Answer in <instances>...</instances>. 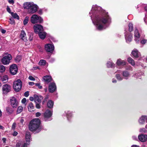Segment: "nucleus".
Returning <instances> with one entry per match:
<instances>
[{"instance_id": "1", "label": "nucleus", "mask_w": 147, "mask_h": 147, "mask_svg": "<svg viewBox=\"0 0 147 147\" xmlns=\"http://www.w3.org/2000/svg\"><path fill=\"white\" fill-rule=\"evenodd\" d=\"M89 14L93 23L97 29L102 30L107 27V23L110 20L108 13L102 10L100 7L96 5H93Z\"/></svg>"}, {"instance_id": "2", "label": "nucleus", "mask_w": 147, "mask_h": 147, "mask_svg": "<svg viewBox=\"0 0 147 147\" xmlns=\"http://www.w3.org/2000/svg\"><path fill=\"white\" fill-rule=\"evenodd\" d=\"M40 121L38 119H34L32 120L29 124V128L31 131L38 133L40 130Z\"/></svg>"}, {"instance_id": "3", "label": "nucleus", "mask_w": 147, "mask_h": 147, "mask_svg": "<svg viewBox=\"0 0 147 147\" xmlns=\"http://www.w3.org/2000/svg\"><path fill=\"white\" fill-rule=\"evenodd\" d=\"M12 59V57L11 54L5 53L3 54L1 62L4 65H8L10 63Z\"/></svg>"}, {"instance_id": "4", "label": "nucleus", "mask_w": 147, "mask_h": 147, "mask_svg": "<svg viewBox=\"0 0 147 147\" xmlns=\"http://www.w3.org/2000/svg\"><path fill=\"white\" fill-rule=\"evenodd\" d=\"M30 21L32 24H35L41 23L43 21V20L40 16L34 14L31 17Z\"/></svg>"}, {"instance_id": "5", "label": "nucleus", "mask_w": 147, "mask_h": 147, "mask_svg": "<svg viewBox=\"0 0 147 147\" xmlns=\"http://www.w3.org/2000/svg\"><path fill=\"white\" fill-rule=\"evenodd\" d=\"M22 87V82L19 79L14 82L13 87L15 91L16 92H18L20 91Z\"/></svg>"}, {"instance_id": "6", "label": "nucleus", "mask_w": 147, "mask_h": 147, "mask_svg": "<svg viewBox=\"0 0 147 147\" xmlns=\"http://www.w3.org/2000/svg\"><path fill=\"white\" fill-rule=\"evenodd\" d=\"M11 87L9 84H5L3 85L2 87L3 94H6L11 90Z\"/></svg>"}, {"instance_id": "7", "label": "nucleus", "mask_w": 147, "mask_h": 147, "mask_svg": "<svg viewBox=\"0 0 147 147\" xmlns=\"http://www.w3.org/2000/svg\"><path fill=\"white\" fill-rule=\"evenodd\" d=\"M34 32L36 34H38L43 30L42 26L40 24H36L33 27Z\"/></svg>"}, {"instance_id": "8", "label": "nucleus", "mask_w": 147, "mask_h": 147, "mask_svg": "<svg viewBox=\"0 0 147 147\" xmlns=\"http://www.w3.org/2000/svg\"><path fill=\"white\" fill-rule=\"evenodd\" d=\"M10 72L12 75L16 74L18 71V68L17 65L15 64L11 65L9 68Z\"/></svg>"}, {"instance_id": "9", "label": "nucleus", "mask_w": 147, "mask_h": 147, "mask_svg": "<svg viewBox=\"0 0 147 147\" xmlns=\"http://www.w3.org/2000/svg\"><path fill=\"white\" fill-rule=\"evenodd\" d=\"M45 48L47 51L50 53L52 52L54 49V45L51 44H46L45 46Z\"/></svg>"}, {"instance_id": "10", "label": "nucleus", "mask_w": 147, "mask_h": 147, "mask_svg": "<svg viewBox=\"0 0 147 147\" xmlns=\"http://www.w3.org/2000/svg\"><path fill=\"white\" fill-rule=\"evenodd\" d=\"M140 35L137 29H135L134 31V40L136 43H138L140 41Z\"/></svg>"}, {"instance_id": "11", "label": "nucleus", "mask_w": 147, "mask_h": 147, "mask_svg": "<svg viewBox=\"0 0 147 147\" xmlns=\"http://www.w3.org/2000/svg\"><path fill=\"white\" fill-rule=\"evenodd\" d=\"M56 90V86L54 83H50L49 85V92L53 93Z\"/></svg>"}, {"instance_id": "12", "label": "nucleus", "mask_w": 147, "mask_h": 147, "mask_svg": "<svg viewBox=\"0 0 147 147\" xmlns=\"http://www.w3.org/2000/svg\"><path fill=\"white\" fill-rule=\"evenodd\" d=\"M38 8V6L33 3L32 6H31L29 10H28V12L30 13H34L37 11Z\"/></svg>"}, {"instance_id": "13", "label": "nucleus", "mask_w": 147, "mask_h": 147, "mask_svg": "<svg viewBox=\"0 0 147 147\" xmlns=\"http://www.w3.org/2000/svg\"><path fill=\"white\" fill-rule=\"evenodd\" d=\"M30 135L29 133L27 132L26 135V143H25L22 147H27V146L29 144L28 143H29L30 141Z\"/></svg>"}, {"instance_id": "14", "label": "nucleus", "mask_w": 147, "mask_h": 147, "mask_svg": "<svg viewBox=\"0 0 147 147\" xmlns=\"http://www.w3.org/2000/svg\"><path fill=\"white\" fill-rule=\"evenodd\" d=\"M11 104L13 108H16L18 105V102L14 97H12L10 99Z\"/></svg>"}, {"instance_id": "15", "label": "nucleus", "mask_w": 147, "mask_h": 147, "mask_svg": "<svg viewBox=\"0 0 147 147\" xmlns=\"http://www.w3.org/2000/svg\"><path fill=\"white\" fill-rule=\"evenodd\" d=\"M147 122V116L143 115L140 117L138 120V122L140 124L142 125L144 124L145 122Z\"/></svg>"}, {"instance_id": "16", "label": "nucleus", "mask_w": 147, "mask_h": 147, "mask_svg": "<svg viewBox=\"0 0 147 147\" xmlns=\"http://www.w3.org/2000/svg\"><path fill=\"white\" fill-rule=\"evenodd\" d=\"M139 140L142 142H144L147 140V135L145 134H141L138 136Z\"/></svg>"}, {"instance_id": "17", "label": "nucleus", "mask_w": 147, "mask_h": 147, "mask_svg": "<svg viewBox=\"0 0 147 147\" xmlns=\"http://www.w3.org/2000/svg\"><path fill=\"white\" fill-rule=\"evenodd\" d=\"M33 3L32 2H26L24 3L23 4V7L24 9H29L32 6Z\"/></svg>"}, {"instance_id": "18", "label": "nucleus", "mask_w": 147, "mask_h": 147, "mask_svg": "<svg viewBox=\"0 0 147 147\" xmlns=\"http://www.w3.org/2000/svg\"><path fill=\"white\" fill-rule=\"evenodd\" d=\"M33 96L34 97V100L36 103L40 102L41 100L42 99V97L41 96H38L36 94H34Z\"/></svg>"}, {"instance_id": "19", "label": "nucleus", "mask_w": 147, "mask_h": 147, "mask_svg": "<svg viewBox=\"0 0 147 147\" xmlns=\"http://www.w3.org/2000/svg\"><path fill=\"white\" fill-rule=\"evenodd\" d=\"M131 53L135 57H138L140 55V53L136 49H134L132 52Z\"/></svg>"}, {"instance_id": "20", "label": "nucleus", "mask_w": 147, "mask_h": 147, "mask_svg": "<svg viewBox=\"0 0 147 147\" xmlns=\"http://www.w3.org/2000/svg\"><path fill=\"white\" fill-rule=\"evenodd\" d=\"M125 38L127 42H130L132 40V34L131 33H129L128 34L125 35Z\"/></svg>"}, {"instance_id": "21", "label": "nucleus", "mask_w": 147, "mask_h": 147, "mask_svg": "<svg viewBox=\"0 0 147 147\" xmlns=\"http://www.w3.org/2000/svg\"><path fill=\"white\" fill-rule=\"evenodd\" d=\"M20 37L21 39L24 41L26 42L27 41L26 34L24 31H22L20 35Z\"/></svg>"}, {"instance_id": "22", "label": "nucleus", "mask_w": 147, "mask_h": 147, "mask_svg": "<svg viewBox=\"0 0 147 147\" xmlns=\"http://www.w3.org/2000/svg\"><path fill=\"white\" fill-rule=\"evenodd\" d=\"M46 82L48 83L50 82L52 80V78L49 76H45L42 78Z\"/></svg>"}, {"instance_id": "23", "label": "nucleus", "mask_w": 147, "mask_h": 147, "mask_svg": "<svg viewBox=\"0 0 147 147\" xmlns=\"http://www.w3.org/2000/svg\"><path fill=\"white\" fill-rule=\"evenodd\" d=\"M116 64L118 65H126V62L124 60H122L121 59L117 60Z\"/></svg>"}, {"instance_id": "24", "label": "nucleus", "mask_w": 147, "mask_h": 147, "mask_svg": "<svg viewBox=\"0 0 147 147\" xmlns=\"http://www.w3.org/2000/svg\"><path fill=\"white\" fill-rule=\"evenodd\" d=\"M52 113L49 110H47L44 113V116L45 118H48L51 117L52 115Z\"/></svg>"}, {"instance_id": "25", "label": "nucleus", "mask_w": 147, "mask_h": 147, "mask_svg": "<svg viewBox=\"0 0 147 147\" xmlns=\"http://www.w3.org/2000/svg\"><path fill=\"white\" fill-rule=\"evenodd\" d=\"M39 35L40 38L42 39H44L45 38L47 34L44 32H41L38 34Z\"/></svg>"}, {"instance_id": "26", "label": "nucleus", "mask_w": 147, "mask_h": 147, "mask_svg": "<svg viewBox=\"0 0 147 147\" xmlns=\"http://www.w3.org/2000/svg\"><path fill=\"white\" fill-rule=\"evenodd\" d=\"M8 79L7 76H4L1 78V80L3 83H6L7 82Z\"/></svg>"}, {"instance_id": "27", "label": "nucleus", "mask_w": 147, "mask_h": 147, "mask_svg": "<svg viewBox=\"0 0 147 147\" xmlns=\"http://www.w3.org/2000/svg\"><path fill=\"white\" fill-rule=\"evenodd\" d=\"M34 107L33 103L30 102L29 104L28 107V109L29 111L30 112H32L34 111Z\"/></svg>"}, {"instance_id": "28", "label": "nucleus", "mask_w": 147, "mask_h": 147, "mask_svg": "<svg viewBox=\"0 0 147 147\" xmlns=\"http://www.w3.org/2000/svg\"><path fill=\"white\" fill-rule=\"evenodd\" d=\"M54 105L53 101L51 100H49L47 102V105L48 107L51 108L53 107Z\"/></svg>"}, {"instance_id": "29", "label": "nucleus", "mask_w": 147, "mask_h": 147, "mask_svg": "<svg viewBox=\"0 0 147 147\" xmlns=\"http://www.w3.org/2000/svg\"><path fill=\"white\" fill-rule=\"evenodd\" d=\"M6 111L8 115L11 114L13 112V110L11 107H6Z\"/></svg>"}, {"instance_id": "30", "label": "nucleus", "mask_w": 147, "mask_h": 147, "mask_svg": "<svg viewBox=\"0 0 147 147\" xmlns=\"http://www.w3.org/2000/svg\"><path fill=\"white\" fill-rule=\"evenodd\" d=\"M122 75L125 78L127 79L129 76L130 74L127 71H124L122 73Z\"/></svg>"}, {"instance_id": "31", "label": "nucleus", "mask_w": 147, "mask_h": 147, "mask_svg": "<svg viewBox=\"0 0 147 147\" xmlns=\"http://www.w3.org/2000/svg\"><path fill=\"white\" fill-rule=\"evenodd\" d=\"M127 60L129 63L132 66H134L135 65V61L131 57L128 58Z\"/></svg>"}, {"instance_id": "32", "label": "nucleus", "mask_w": 147, "mask_h": 147, "mask_svg": "<svg viewBox=\"0 0 147 147\" xmlns=\"http://www.w3.org/2000/svg\"><path fill=\"white\" fill-rule=\"evenodd\" d=\"M46 64V61L44 59H41L38 63V65H45Z\"/></svg>"}, {"instance_id": "33", "label": "nucleus", "mask_w": 147, "mask_h": 147, "mask_svg": "<svg viewBox=\"0 0 147 147\" xmlns=\"http://www.w3.org/2000/svg\"><path fill=\"white\" fill-rule=\"evenodd\" d=\"M11 15L12 17L15 19H16L18 20H19V17L18 15L16 13H13V12L11 13Z\"/></svg>"}, {"instance_id": "34", "label": "nucleus", "mask_w": 147, "mask_h": 147, "mask_svg": "<svg viewBox=\"0 0 147 147\" xmlns=\"http://www.w3.org/2000/svg\"><path fill=\"white\" fill-rule=\"evenodd\" d=\"M115 65L112 62L109 61L107 63V66L108 67H112Z\"/></svg>"}, {"instance_id": "35", "label": "nucleus", "mask_w": 147, "mask_h": 147, "mask_svg": "<svg viewBox=\"0 0 147 147\" xmlns=\"http://www.w3.org/2000/svg\"><path fill=\"white\" fill-rule=\"evenodd\" d=\"M23 110V107L21 106H20L18 107L17 110V113L18 114H19L21 113Z\"/></svg>"}, {"instance_id": "36", "label": "nucleus", "mask_w": 147, "mask_h": 147, "mask_svg": "<svg viewBox=\"0 0 147 147\" xmlns=\"http://www.w3.org/2000/svg\"><path fill=\"white\" fill-rule=\"evenodd\" d=\"M28 21L29 17L28 16L26 17L23 21V24L25 25H26L28 23Z\"/></svg>"}, {"instance_id": "37", "label": "nucleus", "mask_w": 147, "mask_h": 147, "mask_svg": "<svg viewBox=\"0 0 147 147\" xmlns=\"http://www.w3.org/2000/svg\"><path fill=\"white\" fill-rule=\"evenodd\" d=\"M5 70V67L2 65H0V72L3 73Z\"/></svg>"}, {"instance_id": "38", "label": "nucleus", "mask_w": 147, "mask_h": 147, "mask_svg": "<svg viewBox=\"0 0 147 147\" xmlns=\"http://www.w3.org/2000/svg\"><path fill=\"white\" fill-rule=\"evenodd\" d=\"M129 31L131 32L133 30V25L131 23H129Z\"/></svg>"}, {"instance_id": "39", "label": "nucleus", "mask_w": 147, "mask_h": 147, "mask_svg": "<svg viewBox=\"0 0 147 147\" xmlns=\"http://www.w3.org/2000/svg\"><path fill=\"white\" fill-rule=\"evenodd\" d=\"M22 57L20 55H18L15 58V60L17 62H19L21 60Z\"/></svg>"}, {"instance_id": "40", "label": "nucleus", "mask_w": 147, "mask_h": 147, "mask_svg": "<svg viewBox=\"0 0 147 147\" xmlns=\"http://www.w3.org/2000/svg\"><path fill=\"white\" fill-rule=\"evenodd\" d=\"M116 77L118 80H122L123 78L121 77V76L119 74H117L116 75Z\"/></svg>"}, {"instance_id": "41", "label": "nucleus", "mask_w": 147, "mask_h": 147, "mask_svg": "<svg viewBox=\"0 0 147 147\" xmlns=\"http://www.w3.org/2000/svg\"><path fill=\"white\" fill-rule=\"evenodd\" d=\"M140 132H141L146 133L147 132V131L146 129L145 128H142L140 129Z\"/></svg>"}, {"instance_id": "42", "label": "nucleus", "mask_w": 147, "mask_h": 147, "mask_svg": "<svg viewBox=\"0 0 147 147\" xmlns=\"http://www.w3.org/2000/svg\"><path fill=\"white\" fill-rule=\"evenodd\" d=\"M16 123H13L12 125L11 129L13 130H14L15 129L16 126Z\"/></svg>"}, {"instance_id": "43", "label": "nucleus", "mask_w": 147, "mask_h": 147, "mask_svg": "<svg viewBox=\"0 0 147 147\" xmlns=\"http://www.w3.org/2000/svg\"><path fill=\"white\" fill-rule=\"evenodd\" d=\"M147 42V40L146 39L142 40L140 42L142 44H144Z\"/></svg>"}, {"instance_id": "44", "label": "nucleus", "mask_w": 147, "mask_h": 147, "mask_svg": "<svg viewBox=\"0 0 147 147\" xmlns=\"http://www.w3.org/2000/svg\"><path fill=\"white\" fill-rule=\"evenodd\" d=\"M10 23L12 24H13L15 23V21L13 19V18H10Z\"/></svg>"}, {"instance_id": "45", "label": "nucleus", "mask_w": 147, "mask_h": 147, "mask_svg": "<svg viewBox=\"0 0 147 147\" xmlns=\"http://www.w3.org/2000/svg\"><path fill=\"white\" fill-rule=\"evenodd\" d=\"M126 69H127V70H131V71H132L133 70L132 67L130 66H127L126 68Z\"/></svg>"}, {"instance_id": "46", "label": "nucleus", "mask_w": 147, "mask_h": 147, "mask_svg": "<svg viewBox=\"0 0 147 147\" xmlns=\"http://www.w3.org/2000/svg\"><path fill=\"white\" fill-rule=\"evenodd\" d=\"M28 79L32 81H34L35 80V78L32 76H30L28 77Z\"/></svg>"}, {"instance_id": "47", "label": "nucleus", "mask_w": 147, "mask_h": 147, "mask_svg": "<svg viewBox=\"0 0 147 147\" xmlns=\"http://www.w3.org/2000/svg\"><path fill=\"white\" fill-rule=\"evenodd\" d=\"M29 92L28 91L26 92L24 94V96L26 97H27L29 95Z\"/></svg>"}, {"instance_id": "48", "label": "nucleus", "mask_w": 147, "mask_h": 147, "mask_svg": "<svg viewBox=\"0 0 147 147\" xmlns=\"http://www.w3.org/2000/svg\"><path fill=\"white\" fill-rule=\"evenodd\" d=\"M36 107L37 109H40V104L37 103H36Z\"/></svg>"}, {"instance_id": "49", "label": "nucleus", "mask_w": 147, "mask_h": 147, "mask_svg": "<svg viewBox=\"0 0 147 147\" xmlns=\"http://www.w3.org/2000/svg\"><path fill=\"white\" fill-rule=\"evenodd\" d=\"M26 102V99L25 98H23L22 100V102L24 104H25Z\"/></svg>"}, {"instance_id": "50", "label": "nucleus", "mask_w": 147, "mask_h": 147, "mask_svg": "<svg viewBox=\"0 0 147 147\" xmlns=\"http://www.w3.org/2000/svg\"><path fill=\"white\" fill-rule=\"evenodd\" d=\"M37 69H39V67L38 66H36L35 67H34L32 69L33 70H36Z\"/></svg>"}, {"instance_id": "51", "label": "nucleus", "mask_w": 147, "mask_h": 147, "mask_svg": "<svg viewBox=\"0 0 147 147\" xmlns=\"http://www.w3.org/2000/svg\"><path fill=\"white\" fill-rule=\"evenodd\" d=\"M36 86H38L39 88L40 89H41L42 88V86H41L39 84L36 83Z\"/></svg>"}, {"instance_id": "52", "label": "nucleus", "mask_w": 147, "mask_h": 147, "mask_svg": "<svg viewBox=\"0 0 147 147\" xmlns=\"http://www.w3.org/2000/svg\"><path fill=\"white\" fill-rule=\"evenodd\" d=\"M18 134V132L16 131H14L12 135L13 136H16Z\"/></svg>"}, {"instance_id": "53", "label": "nucleus", "mask_w": 147, "mask_h": 147, "mask_svg": "<svg viewBox=\"0 0 147 147\" xmlns=\"http://www.w3.org/2000/svg\"><path fill=\"white\" fill-rule=\"evenodd\" d=\"M41 115V113L38 112L36 113V117H38L40 116Z\"/></svg>"}, {"instance_id": "54", "label": "nucleus", "mask_w": 147, "mask_h": 147, "mask_svg": "<svg viewBox=\"0 0 147 147\" xmlns=\"http://www.w3.org/2000/svg\"><path fill=\"white\" fill-rule=\"evenodd\" d=\"M29 99L31 101H33L34 100V96L33 97H30L29 98Z\"/></svg>"}, {"instance_id": "55", "label": "nucleus", "mask_w": 147, "mask_h": 147, "mask_svg": "<svg viewBox=\"0 0 147 147\" xmlns=\"http://www.w3.org/2000/svg\"><path fill=\"white\" fill-rule=\"evenodd\" d=\"M8 2L10 4H13L14 3L13 0H9Z\"/></svg>"}, {"instance_id": "56", "label": "nucleus", "mask_w": 147, "mask_h": 147, "mask_svg": "<svg viewBox=\"0 0 147 147\" xmlns=\"http://www.w3.org/2000/svg\"><path fill=\"white\" fill-rule=\"evenodd\" d=\"M7 11L9 12V13H11V10H10V8L9 7H7Z\"/></svg>"}, {"instance_id": "57", "label": "nucleus", "mask_w": 147, "mask_h": 147, "mask_svg": "<svg viewBox=\"0 0 147 147\" xmlns=\"http://www.w3.org/2000/svg\"><path fill=\"white\" fill-rule=\"evenodd\" d=\"M28 84L32 86L34 84L33 82H30L28 83Z\"/></svg>"}, {"instance_id": "58", "label": "nucleus", "mask_w": 147, "mask_h": 147, "mask_svg": "<svg viewBox=\"0 0 147 147\" xmlns=\"http://www.w3.org/2000/svg\"><path fill=\"white\" fill-rule=\"evenodd\" d=\"M20 145L21 144L20 143H17L16 144V147H19L20 146Z\"/></svg>"}, {"instance_id": "59", "label": "nucleus", "mask_w": 147, "mask_h": 147, "mask_svg": "<svg viewBox=\"0 0 147 147\" xmlns=\"http://www.w3.org/2000/svg\"><path fill=\"white\" fill-rule=\"evenodd\" d=\"M2 140H3L4 143H5V141H6V139L5 138H3Z\"/></svg>"}, {"instance_id": "60", "label": "nucleus", "mask_w": 147, "mask_h": 147, "mask_svg": "<svg viewBox=\"0 0 147 147\" xmlns=\"http://www.w3.org/2000/svg\"><path fill=\"white\" fill-rule=\"evenodd\" d=\"M24 120L23 119H21L20 120V123L22 124H23V123H24Z\"/></svg>"}, {"instance_id": "61", "label": "nucleus", "mask_w": 147, "mask_h": 147, "mask_svg": "<svg viewBox=\"0 0 147 147\" xmlns=\"http://www.w3.org/2000/svg\"><path fill=\"white\" fill-rule=\"evenodd\" d=\"M112 82L113 83H116L117 82V81L115 79H113Z\"/></svg>"}, {"instance_id": "62", "label": "nucleus", "mask_w": 147, "mask_h": 147, "mask_svg": "<svg viewBox=\"0 0 147 147\" xmlns=\"http://www.w3.org/2000/svg\"><path fill=\"white\" fill-rule=\"evenodd\" d=\"M47 98H48L47 97V98H45V100H44V101L42 102V104H44L45 102L46 101H47Z\"/></svg>"}, {"instance_id": "63", "label": "nucleus", "mask_w": 147, "mask_h": 147, "mask_svg": "<svg viewBox=\"0 0 147 147\" xmlns=\"http://www.w3.org/2000/svg\"><path fill=\"white\" fill-rule=\"evenodd\" d=\"M131 147H140L139 146L136 145H134L131 146Z\"/></svg>"}, {"instance_id": "64", "label": "nucleus", "mask_w": 147, "mask_h": 147, "mask_svg": "<svg viewBox=\"0 0 147 147\" xmlns=\"http://www.w3.org/2000/svg\"><path fill=\"white\" fill-rule=\"evenodd\" d=\"M132 138L134 140H136L137 139V137L136 136H134L132 137Z\"/></svg>"}]
</instances>
